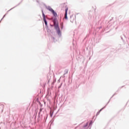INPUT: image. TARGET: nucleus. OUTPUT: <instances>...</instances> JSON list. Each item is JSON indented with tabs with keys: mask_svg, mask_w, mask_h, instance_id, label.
I'll list each match as a JSON object with an SVG mask.
<instances>
[{
	"mask_svg": "<svg viewBox=\"0 0 129 129\" xmlns=\"http://www.w3.org/2000/svg\"><path fill=\"white\" fill-rule=\"evenodd\" d=\"M54 26L56 30L59 29V26H58V23H56V22L54 21Z\"/></svg>",
	"mask_w": 129,
	"mask_h": 129,
	"instance_id": "f257e3e1",
	"label": "nucleus"
},
{
	"mask_svg": "<svg viewBox=\"0 0 129 129\" xmlns=\"http://www.w3.org/2000/svg\"><path fill=\"white\" fill-rule=\"evenodd\" d=\"M42 17H43V21H44V22L45 23V24L46 25H47V21L46 20V18H45V14H44L43 12L42 13Z\"/></svg>",
	"mask_w": 129,
	"mask_h": 129,
	"instance_id": "f03ea898",
	"label": "nucleus"
},
{
	"mask_svg": "<svg viewBox=\"0 0 129 129\" xmlns=\"http://www.w3.org/2000/svg\"><path fill=\"white\" fill-rule=\"evenodd\" d=\"M67 12H68V8H67L65 10V17H64V19H66V20H67L68 18H67Z\"/></svg>",
	"mask_w": 129,
	"mask_h": 129,
	"instance_id": "7ed1b4c3",
	"label": "nucleus"
},
{
	"mask_svg": "<svg viewBox=\"0 0 129 129\" xmlns=\"http://www.w3.org/2000/svg\"><path fill=\"white\" fill-rule=\"evenodd\" d=\"M51 13H52V14H53V15L54 17H57V13H56V12H55L54 11H53V12H51Z\"/></svg>",
	"mask_w": 129,
	"mask_h": 129,
	"instance_id": "20e7f679",
	"label": "nucleus"
},
{
	"mask_svg": "<svg viewBox=\"0 0 129 129\" xmlns=\"http://www.w3.org/2000/svg\"><path fill=\"white\" fill-rule=\"evenodd\" d=\"M48 10L50 11V12H51V13H54V10H53V9L49 8H48Z\"/></svg>",
	"mask_w": 129,
	"mask_h": 129,
	"instance_id": "39448f33",
	"label": "nucleus"
},
{
	"mask_svg": "<svg viewBox=\"0 0 129 129\" xmlns=\"http://www.w3.org/2000/svg\"><path fill=\"white\" fill-rule=\"evenodd\" d=\"M49 114L51 117H52V116H53V111H50Z\"/></svg>",
	"mask_w": 129,
	"mask_h": 129,
	"instance_id": "423d86ee",
	"label": "nucleus"
},
{
	"mask_svg": "<svg viewBox=\"0 0 129 129\" xmlns=\"http://www.w3.org/2000/svg\"><path fill=\"white\" fill-rule=\"evenodd\" d=\"M57 34H60V29L58 28V29H56Z\"/></svg>",
	"mask_w": 129,
	"mask_h": 129,
	"instance_id": "0eeeda50",
	"label": "nucleus"
},
{
	"mask_svg": "<svg viewBox=\"0 0 129 129\" xmlns=\"http://www.w3.org/2000/svg\"><path fill=\"white\" fill-rule=\"evenodd\" d=\"M101 110H102V109H100L99 110V111L97 113V115H98V114H99V113H100V111H101Z\"/></svg>",
	"mask_w": 129,
	"mask_h": 129,
	"instance_id": "6e6552de",
	"label": "nucleus"
},
{
	"mask_svg": "<svg viewBox=\"0 0 129 129\" xmlns=\"http://www.w3.org/2000/svg\"><path fill=\"white\" fill-rule=\"evenodd\" d=\"M64 74H67V73H68V70H66V71H64Z\"/></svg>",
	"mask_w": 129,
	"mask_h": 129,
	"instance_id": "1a4fd4ad",
	"label": "nucleus"
},
{
	"mask_svg": "<svg viewBox=\"0 0 129 129\" xmlns=\"http://www.w3.org/2000/svg\"><path fill=\"white\" fill-rule=\"evenodd\" d=\"M92 124V121H91L89 123V125H91Z\"/></svg>",
	"mask_w": 129,
	"mask_h": 129,
	"instance_id": "9d476101",
	"label": "nucleus"
},
{
	"mask_svg": "<svg viewBox=\"0 0 129 129\" xmlns=\"http://www.w3.org/2000/svg\"><path fill=\"white\" fill-rule=\"evenodd\" d=\"M42 110H43V109L40 108V112H41V111H42Z\"/></svg>",
	"mask_w": 129,
	"mask_h": 129,
	"instance_id": "9b49d317",
	"label": "nucleus"
}]
</instances>
